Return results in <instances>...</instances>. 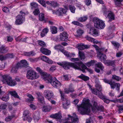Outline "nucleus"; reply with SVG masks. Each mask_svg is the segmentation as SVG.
I'll return each instance as SVG.
<instances>
[{"label":"nucleus","instance_id":"nucleus-1","mask_svg":"<svg viewBox=\"0 0 123 123\" xmlns=\"http://www.w3.org/2000/svg\"><path fill=\"white\" fill-rule=\"evenodd\" d=\"M57 64L61 66L66 69H69L71 67L75 69L82 71L85 72V70L87 69V67L81 62L73 63L66 62L57 63Z\"/></svg>","mask_w":123,"mask_h":123},{"label":"nucleus","instance_id":"nucleus-2","mask_svg":"<svg viewBox=\"0 0 123 123\" xmlns=\"http://www.w3.org/2000/svg\"><path fill=\"white\" fill-rule=\"evenodd\" d=\"M84 101V100H83ZM89 99H86L82 103L77 106L78 111L82 115H89L90 112V110L89 108L91 105Z\"/></svg>","mask_w":123,"mask_h":123},{"label":"nucleus","instance_id":"nucleus-3","mask_svg":"<svg viewBox=\"0 0 123 123\" xmlns=\"http://www.w3.org/2000/svg\"><path fill=\"white\" fill-rule=\"evenodd\" d=\"M44 78L45 81L48 83H49L55 88H58L61 86V83L55 77H52L50 76H44Z\"/></svg>","mask_w":123,"mask_h":123},{"label":"nucleus","instance_id":"nucleus-4","mask_svg":"<svg viewBox=\"0 0 123 123\" xmlns=\"http://www.w3.org/2000/svg\"><path fill=\"white\" fill-rule=\"evenodd\" d=\"M2 77L3 82L4 83H7L8 86H13L17 84L15 80H12V78L8 75H3L2 76Z\"/></svg>","mask_w":123,"mask_h":123},{"label":"nucleus","instance_id":"nucleus-5","mask_svg":"<svg viewBox=\"0 0 123 123\" xmlns=\"http://www.w3.org/2000/svg\"><path fill=\"white\" fill-rule=\"evenodd\" d=\"M93 21L94 23V26L97 28L99 29H102L105 26V25L104 22L97 18H94Z\"/></svg>","mask_w":123,"mask_h":123},{"label":"nucleus","instance_id":"nucleus-6","mask_svg":"<svg viewBox=\"0 0 123 123\" xmlns=\"http://www.w3.org/2000/svg\"><path fill=\"white\" fill-rule=\"evenodd\" d=\"M61 94V99L63 105V107L65 109H67L68 106L70 104V101L68 99L67 97L65 95L62 91H60Z\"/></svg>","mask_w":123,"mask_h":123},{"label":"nucleus","instance_id":"nucleus-7","mask_svg":"<svg viewBox=\"0 0 123 123\" xmlns=\"http://www.w3.org/2000/svg\"><path fill=\"white\" fill-rule=\"evenodd\" d=\"M39 75L35 71L33 70H29L27 73L26 75L27 78L29 79L33 80L38 78Z\"/></svg>","mask_w":123,"mask_h":123},{"label":"nucleus","instance_id":"nucleus-8","mask_svg":"<svg viewBox=\"0 0 123 123\" xmlns=\"http://www.w3.org/2000/svg\"><path fill=\"white\" fill-rule=\"evenodd\" d=\"M68 117H67L66 120L67 121L71 119L72 122L74 123H78L79 120L78 117L76 115V114L74 113L72 116H71L70 115H68Z\"/></svg>","mask_w":123,"mask_h":123},{"label":"nucleus","instance_id":"nucleus-9","mask_svg":"<svg viewBox=\"0 0 123 123\" xmlns=\"http://www.w3.org/2000/svg\"><path fill=\"white\" fill-rule=\"evenodd\" d=\"M44 94L45 97L49 100H50L51 98L53 97V93L49 90H45L44 92Z\"/></svg>","mask_w":123,"mask_h":123},{"label":"nucleus","instance_id":"nucleus-10","mask_svg":"<svg viewBox=\"0 0 123 123\" xmlns=\"http://www.w3.org/2000/svg\"><path fill=\"white\" fill-rule=\"evenodd\" d=\"M68 39V35L66 32H63L60 33L59 38L60 40L66 42Z\"/></svg>","mask_w":123,"mask_h":123},{"label":"nucleus","instance_id":"nucleus-11","mask_svg":"<svg viewBox=\"0 0 123 123\" xmlns=\"http://www.w3.org/2000/svg\"><path fill=\"white\" fill-rule=\"evenodd\" d=\"M66 10L63 8H60L57 10H54L53 11L54 13L55 14L59 16H62L63 14L65 13Z\"/></svg>","mask_w":123,"mask_h":123},{"label":"nucleus","instance_id":"nucleus-12","mask_svg":"<svg viewBox=\"0 0 123 123\" xmlns=\"http://www.w3.org/2000/svg\"><path fill=\"white\" fill-rule=\"evenodd\" d=\"M28 64L25 60H21L20 62H18L17 64V67L20 68L27 67Z\"/></svg>","mask_w":123,"mask_h":123},{"label":"nucleus","instance_id":"nucleus-13","mask_svg":"<svg viewBox=\"0 0 123 123\" xmlns=\"http://www.w3.org/2000/svg\"><path fill=\"white\" fill-rule=\"evenodd\" d=\"M95 71L98 73L100 72V69L97 68H100L101 70H103L104 68V67L102 63L101 62H98L97 63H95Z\"/></svg>","mask_w":123,"mask_h":123},{"label":"nucleus","instance_id":"nucleus-14","mask_svg":"<svg viewBox=\"0 0 123 123\" xmlns=\"http://www.w3.org/2000/svg\"><path fill=\"white\" fill-rule=\"evenodd\" d=\"M111 89H114L116 87V89L118 91L120 90V84L119 83H115L113 82H111L110 84Z\"/></svg>","mask_w":123,"mask_h":123},{"label":"nucleus","instance_id":"nucleus-15","mask_svg":"<svg viewBox=\"0 0 123 123\" xmlns=\"http://www.w3.org/2000/svg\"><path fill=\"white\" fill-rule=\"evenodd\" d=\"M2 86H0V99L5 101H8L9 99V96L7 95L6 96H2V95L5 94V92H2L1 90V88Z\"/></svg>","mask_w":123,"mask_h":123},{"label":"nucleus","instance_id":"nucleus-16","mask_svg":"<svg viewBox=\"0 0 123 123\" xmlns=\"http://www.w3.org/2000/svg\"><path fill=\"white\" fill-rule=\"evenodd\" d=\"M40 51L43 54L47 55H49L51 53L50 50L43 47L40 48Z\"/></svg>","mask_w":123,"mask_h":123},{"label":"nucleus","instance_id":"nucleus-17","mask_svg":"<svg viewBox=\"0 0 123 123\" xmlns=\"http://www.w3.org/2000/svg\"><path fill=\"white\" fill-rule=\"evenodd\" d=\"M43 61L48 63L49 64H52L53 62L51 59L46 56L44 55L41 56L40 58Z\"/></svg>","mask_w":123,"mask_h":123},{"label":"nucleus","instance_id":"nucleus-18","mask_svg":"<svg viewBox=\"0 0 123 123\" xmlns=\"http://www.w3.org/2000/svg\"><path fill=\"white\" fill-rule=\"evenodd\" d=\"M89 47L88 45H85L82 43H80L78 44L77 48L79 50H82L88 48Z\"/></svg>","mask_w":123,"mask_h":123},{"label":"nucleus","instance_id":"nucleus-19","mask_svg":"<svg viewBox=\"0 0 123 123\" xmlns=\"http://www.w3.org/2000/svg\"><path fill=\"white\" fill-rule=\"evenodd\" d=\"M97 54L98 57H99V59L101 61H102L105 60L106 59V56L105 54L99 52H97Z\"/></svg>","mask_w":123,"mask_h":123},{"label":"nucleus","instance_id":"nucleus-20","mask_svg":"<svg viewBox=\"0 0 123 123\" xmlns=\"http://www.w3.org/2000/svg\"><path fill=\"white\" fill-rule=\"evenodd\" d=\"M36 94L37 96L38 100L41 103H43L44 101V97L42 96V94L39 92L37 93Z\"/></svg>","mask_w":123,"mask_h":123},{"label":"nucleus","instance_id":"nucleus-21","mask_svg":"<svg viewBox=\"0 0 123 123\" xmlns=\"http://www.w3.org/2000/svg\"><path fill=\"white\" fill-rule=\"evenodd\" d=\"M90 33L94 36H97L99 35L98 31L95 29L92 28L90 30Z\"/></svg>","mask_w":123,"mask_h":123},{"label":"nucleus","instance_id":"nucleus-22","mask_svg":"<svg viewBox=\"0 0 123 123\" xmlns=\"http://www.w3.org/2000/svg\"><path fill=\"white\" fill-rule=\"evenodd\" d=\"M63 54L68 57H74L75 55V54L73 53H70L67 51H63Z\"/></svg>","mask_w":123,"mask_h":123},{"label":"nucleus","instance_id":"nucleus-23","mask_svg":"<svg viewBox=\"0 0 123 123\" xmlns=\"http://www.w3.org/2000/svg\"><path fill=\"white\" fill-rule=\"evenodd\" d=\"M98 106L97 103L95 101H94L93 105L91 106L92 111L93 112H94L95 111L97 110L98 108Z\"/></svg>","mask_w":123,"mask_h":123},{"label":"nucleus","instance_id":"nucleus-24","mask_svg":"<svg viewBox=\"0 0 123 123\" xmlns=\"http://www.w3.org/2000/svg\"><path fill=\"white\" fill-rule=\"evenodd\" d=\"M23 54L25 55L28 56H34L36 54L33 51L29 52H24Z\"/></svg>","mask_w":123,"mask_h":123},{"label":"nucleus","instance_id":"nucleus-25","mask_svg":"<svg viewBox=\"0 0 123 123\" xmlns=\"http://www.w3.org/2000/svg\"><path fill=\"white\" fill-rule=\"evenodd\" d=\"M25 15V12L21 11L20 12V14L17 16H19L18 17L19 19L23 21L24 19Z\"/></svg>","mask_w":123,"mask_h":123},{"label":"nucleus","instance_id":"nucleus-26","mask_svg":"<svg viewBox=\"0 0 123 123\" xmlns=\"http://www.w3.org/2000/svg\"><path fill=\"white\" fill-rule=\"evenodd\" d=\"M38 5L36 2H33L30 3V6L32 9L38 8Z\"/></svg>","mask_w":123,"mask_h":123},{"label":"nucleus","instance_id":"nucleus-27","mask_svg":"<svg viewBox=\"0 0 123 123\" xmlns=\"http://www.w3.org/2000/svg\"><path fill=\"white\" fill-rule=\"evenodd\" d=\"M49 31V29L47 28H45L44 29L41 33V36L43 37L45 36V35Z\"/></svg>","mask_w":123,"mask_h":123},{"label":"nucleus","instance_id":"nucleus-28","mask_svg":"<svg viewBox=\"0 0 123 123\" xmlns=\"http://www.w3.org/2000/svg\"><path fill=\"white\" fill-rule=\"evenodd\" d=\"M78 54L81 60L83 61L85 59V54L82 51H79Z\"/></svg>","mask_w":123,"mask_h":123},{"label":"nucleus","instance_id":"nucleus-29","mask_svg":"<svg viewBox=\"0 0 123 123\" xmlns=\"http://www.w3.org/2000/svg\"><path fill=\"white\" fill-rule=\"evenodd\" d=\"M87 16H83L79 18L77 20L81 22H84L87 20Z\"/></svg>","mask_w":123,"mask_h":123},{"label":"nucleus","instance_id":"nucleus-30","mask_svg":"<svg viewBox=\"0 0 123 123\" xmlns=\"http://www.w3.org/2000/svg\"><path fill=\"white\" fill-rule=\"evenodd\" d=\"M54 48L57 50H59L62 52L63 53V51H65V50L63 49V48L62 46L60 44H59L55 46L54 47Z\"/></svg>","mask_w":123,"mask_h":123},{"label":"nucleus","instance_id":"nucleus-31","mask_svg":"<svg viewBox=\"0 0 123 123\" xmlns=\"http://www.w3.org/2000/svg\"><path fill=\"white\" fill-rule=\"evenodd\" d=\"M33 118L35 122H37L40 118L39 113H36L33 116Z\"/></svg>","mask_w":123,"mask_h":123},{"label":"nucleus","instance_id":"nucleus-32","mask_svg":"<svg viewBox=\"0 0 123 123\" xmlns=\"http://www.w3.org/2000/svg\"><path fill=\"white\" fill-rule=\"evenodd\" d=\"M50 117L52 118L59 119H61L62 117L61 114H54L51 115Z\"/></svg>","mask_w":123,"mask_h":123},{"label":"nucleus","instance_id":"nucleus-33","mask_svg":"<svg viewBox=\"0 0 123 123\" xmlns=\"http://www.w3.org/2000/svg\"><path fill=\"white\" fill-rule=\"evenodd\" d=\"M8 49L7 48L5 47V46H2L0 48V53H5L6 52Z\"/></svg>","mask_w":123,"mask_h":123},{"label":"nucleus","instance_id":"nucleus-34","mask_svg":"<svg viewBox=\"0 0 123 123\" xmlns=\"http://www.w3.org/2000/svg\"><path fill=\"white\" fill-rule=\"evenodd\" d=\"M50 30L52 33L53 34L56 33L57 32V28L55 26H50Z\"/></svg>","mask_w":123,"mask_h":123},{"label":"nucleus","instance_id":"nucleus-35","mask_svg":"<svg viewBox=\"0 0 123 123\" xmlns=\"http://www.w3.org/2000/svg\"><path fill=\"white\" fill-rule=\"evenodd\" d=\"M107 17L109 19V21L110 22L114 20L115 19L114 15L112 13H109Z\"/></svg>","mask_w":123,"mask_h":123},{"label":"nucleus","instance_id":"nucleus-36","mask_svg":"<svg viewBox=\"0 0 123 123\" xmlns=\"http://www.w3.org/2000/svg\"><path fill=\"white\" fill-rule=\"evenodd\" d=\"M102 8V11L103 12L104 15L106 16L108 13V11L107 10L106 6L105 5H103Z\"/></svg>","mask_w":123,"mask_h":123},{"label":"nucleus","instance_id":"nucleus-37","mask_svg":"<svg viewBox=\"0 0 123 123\" xmlns=\"http://www.w3.org/2000/svg\"><path fill=\"white\" fill-rule=\"evenodd\" d=\"M9 94H11L12 96H13L14 98H19V96L18 95L16 92L15 91H12L9 92Z\"/></svg>","mask_w":123,"mask_h":123},{"label":"nucleus","instance_id":"nucleus-38","mask_svg":"<svg viewBox=\"0 0 123 123\" xmlns=\"http://www.w3.org/2000/svg\"><path fill=\"white\" fill-rule=\"evenodd\" d=\"M97 62L95 60H91V61L86 63L85 64L88 67H90L91 66L94 65Z\"/></svg>","mask_w":123,"mask_h":123},{"label":"nucleus","instance_id":"nucleus-39","mask_svg":"<svg viewBox=\"0 0 123 123\" xmlns=\"http://www.w3.org/2000/svg\"><path fill=\"white\" fill-rule=\"evenodd\" d=\"M78 77L85 81L88 80L89 79V77L86 76L83 74H81L80 76H79Z\"/></svg>","mask_w":123,"mask_h":123},{"label":"nucleus","instance_id":"nucleus-40","mask_svg":"<svg viewBox=\"0 0 123 123\" xmlns=\"http://www.w3.org/2000/svg\"><path fill=\"white\" fill-rule=\"evenodd\" d=\"M29 112L28 110H26L23 113V115L22 117L23 120L25 119V117L27 116H29Z\"/></svg>","mask_w":123,"mask_h":123},{"label":"nucleus","instance_id":"nucleus-41","mask_svg":"<svg viewBox=\"0 0 123 123\" xmlns=\"http://www.w3.org/2000/svg\"><path fill=\"white\" fill-rule=\"evenodd\" d=\"M39 20L41 21H46V20L45 19L44 14L43 13H41L39 14Z\"/></svg>","mask_w":123,"mask_h":123},{"label":"nucleus","instance_id":"nucleus-42","mask_svg":"<svg viewBox=\"0 0 123 123\" xmlns=\"http://www.w3.org/2000/svg\"><path fill=\"white\" fill-rule=\"evenodd\" d=\"M123 1V0H114L116 6H119L121 5V2Z\"/></svg>","mask_w":123,"mask_h":123},{"label":"nucleus","instance_id":"nucleus-43","mask_svg":"<svg viewBox=\"0 0 123 123\" xmlns=\"http://www.w3.org/2000/svg\"><path fill=\"white\" fill-rule=\"evenodd\" d=\"M28 98L26 99V101L28 102H31L33 100L34 98L32 95L30 94H29L27 95Z\"/></svg>","mask_w":123,"mask_h":123},{"label":"nucleus","instance_id":"nucleus-44","mask_svg":"<svg viewBox=\"0 0 123 123\" xmlns=\"http://www.w3.org/2000/svg\"><path fill=\"white\" fill-rule=\"evenodd\" d=\"M86 39L87 40L93 42L94 43H98V41H95V39L93 38H92L91 37L87 36L86 37Z\"/></svg>","mask_w":123,"mask_h":123},{"label":"nucleus","instance_id":"nucleus-45","mask_svg":"<svg viewBox=\"0 0 123 123\" xmlns=\"http://www.w3.org/2000/svg\"><path fill=\"white\" fill-rule=\"evenodd\" d=\"M95 86L98 91L100 92L101 91L102 88L100 83H96Z\"/></svg>","mask_w":123,"mask_h":123},{"label":"nucleus","instance_id":"nucleus-46","mask_svg":"<svg viewBox=\"0 0 123 123\" xmlns=\"http://www.w3.org/2000/svg\"><path fill=\"white\" fill-rule=\"evenodd\" d=\"M19 16H17L16 17V19L15 21V24L17 25H19L22 23L23 21L19 19L18 17Z\"/></svg>","mask_w":123,"mask_h":123},{"label":"nucleus","instance_id":"nucleus-47","mask_svg":"<svg viewBox=\"0 0 123 123\" xmlns=\"http://www.w3.org/2000/svg\"><path fill=\"white\" fill-rule=\"evenodd\" d=\"M37 43L39 45L42 47H45L46 45L45 43L43 41L38 40L37 41Z\"/></svg>","mask_w":123,"mask_h":123},{"label":"nucleus","instance_id":"nucleus-48","mask_svg":"<svg viewBox=\"0 0 123 123\" xmlns=\"http://www.w3.org/2000/svg\"><path fill=\"white\" fill-rule=\"evenodd\" d=\"M19 68V67H17L16 65L15 67H13L12 68L11 72L12 73H16L17 72V70Z\"/></svg>","mask_w":123,"mask_h":123},{"label":"nucleus","instance_id":"nucleus-49","mask_svg":"<svg viewBox=\"0 0 123 123\" xmlns=\"http://www.w3.org/2000/svg\"><path fill=\"white\" fill-rule=\"evenodd\" d=\"M69 7V9L72 12L74 13L75 12L76 8L74 6L72 5H70Z\"/></svg>","mask_w":123,"mask_h":123},{"label":"nucleus","instance_id":"nucleus-50","mask_svg":"<svg viewBox=\"0 0 123 123\" xmlns=\"http://www.w3.org/2000/svg\"><path fill=\"white\" fill-rule=\"evenodd\" d=\"M114 61H108L107 62V63L108 66H111L114 67L115 64Z\"/></svg>","mask_w":123,"mask_h":123},{"label":"nucleus","instance_id":"nucleus-51","mask_svg":"<svg viewBox=\"0 0 123 123\" xmlns=\"http://www.w3.org/2000/svg\"><path fill=\"white\" fill-rule=\"evenodd\" d=\"M50 106H44L43 108V111L44 112H46L49 111Z\"/></svg>","mask_w":123,"mask_h":123},{"label":"nucleus","instance_id":"nucleus-52","mask_svg":"<svg viewBox=\"0 0 123 123\" xmlns=\"http://www.w3.org/2000/svg\"><path fill=\"white\" fill-rule=\"evenodd\" d=\"M112 79L116 80L118 81H119L121 79L120 77L115 75L112 76Z\"/></svg>","mask_w":123,"mask_h":123},{"label":"nucleus","instance_id":"nucleus-53","mask_svg":"<svg viewBox=\"0 0 123 123\" xmlns=\"http://www.w3.org/2000/svg\"><path fill=\"white\" fill-rule=\"evenodd\" d=\"M111 43L116 48H118L120 46L119 44L117 42L113 41L111 42Z\"/></svg>","mask_w":123,"mask_h":123},{"label":"nucleus","instance_id":"nucleus-54","mask_svg":"<svg viewBox=\"0 0 123 123\" xmlns=\"http://www.w3.org/2000/svg\"><path fill=\"white\" fill-rule=\"evenodd\" d=\"M40 13V11L39 8L34 9V11L33 12V13L35 15H38Z\"/></svg>","mask_w":123,"mask_h":123},{"label":"nucleus","instance_id":"nucleus-55","mask_svg":"<svg viewBox=\"0 0 123 123\" xmlns=\"http://www.w3.org/2000/svg\"><path fill=\"white\" fill-rule=\"evenodd\" d=\"M38 2L43 6L44 7H46V4L45 1L43 0H39Z\"/></svg>","mask_w":123,"mask_h":123},{"label":"nucleus","instance_id":"nucleus-56","mask_svg":"<svg viewBox=\"0 0 123 123\" xmlns=\"http://www.w3.org/2000/svg\"><path fill=\"white\" fill-rule=\"evenodd\" d=\"M118 113H120L123 112V105H119L118 106Z\"/></svg>","mask_w":123,"mask_h":123},{"label":"nucleus","instance_id":"nucleus-57","mask_svg":"<svg viewBox=\"0 0 123 123\" xmlns=\"http://www.w3.org/2000/svg\"><path fill=\"white\" fill-rule=\"evenodd\" d=\"M14 117L13 115L9 116L6 117L5 119V121L6 122H9Z\"/></svg>","mask_w":123,"mask_h":123},{"label":"nucleus","instance_id":"nucleus-58","mask_svg":"<svg viewBox=\"0 0 123 123\" xmlns=\"http://www.w3.org/2000/svg\"><path fill=\"white\" fill-rule=\"evenodd\" d=\"M93 94L97 95L99 94L98 91L96 89H95L93 88L91 90Z\"/></svg>","mask_w":123,"mask_h":123},{"label":"nucleus","instance_id":"nucleus-59","mask_svg":"<svg viewBox=\"0 0 123 123\" xmlns=\"http://www.w3.org/2000/svg\"><path fill=\"white\" fill-rule=\"evenodd\" d=\"M6 55L7 58H12L14 57L15 56V55L13 53L7 54Z\"/></svg>","mask_w":123,"mask_h":123},{"label":"nucleus","instance_id":"nucleus-60","mask_svg":"<svg viewBox=\"0 0 123 123\" xmlns=\"http://www.w3.org/2000/svg\"><path fill=\"white\" fill-rule=\"evenodd\" d=\"M32 118L30 116H27L25 117V119L23 120L24 121H25L27 120L29 122H31L32 120Z\"/></svg>","mask_w":123,"mask_h":123},{"label":"nucleus","instance_id":"nucleus-61","mask_svg":"<svg viewBox=\"0 0 123 123\" xmlns=\"http://www.w3.org/2000/svg\"><path fill=\"white\" fill-rule=\"evenodd\" d=\"M107 51V49H105V48H100L99 50V52H100V53H105Z\"/></svg>","mask_w":123,"mask_h":123},{"label":"nucleus","instance_id":"nucleus-62","mask_svg":"<svg viewBox=\"0 0 123 123\" xmlns=\"http://www.w3.org/2000/svg\"><path fill=\"white\" fill-rule=\"evenodd\" d=\"M2 11L4 12L7 13L9 12V10L8 7H4L2 8Z\"/></svg>","mask_w":123,"mask_h":123},{"label":"nucleus","instance_id":"nucleus-63","mask_svg":"<svg viewBox=\"0 0 123 123\" xmlns=\"http://www.w3.org/2000/svg\"><path fill=\"white\" fill-rule=\"evenodd\" d=\"M83 31L81 29H79L77 30V32L79 36H80L83 33Z\"/></svg>","mask_w":123,"mask_h":123},{"label":"nucleus","instance_id":"nucleus-64","mask_svg":"<svg viewBox=\"0 0 123 123\" xmlns=\"http://www.w3.org/2000/svg\"><path fill=\"white\" fill-rule=\"evenodd\" d=\"M7 59L6 55L3 56L0 55V60L1 61L5 60Z\"/></svg>","mask_w":123,"mask_h":123}]
</instances>
